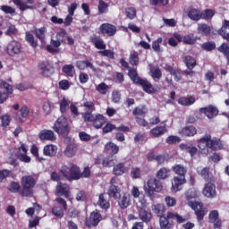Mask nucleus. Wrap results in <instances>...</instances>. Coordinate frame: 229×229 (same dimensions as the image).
<instances>
[{"instance_id":"obj_1","label":"nucleus","mask_w":229,"mask_h":229,"mask_svg":"<svg viewBox=\"0 0 229 229\" xmlns=\"http://www.w3.org/2000/svg\"><path fill=\"white\" fill-rule=\"evenodd\" d=\"M199 196V191L196 190V188H191L186 192V199L188 202L189 207L194 210L197 219L199 221H201L203 217H205V215L207 214L205 212V209L203 208V204L199 202H193L191 201V199H196Z\"/></svg>"},{"instance_id":"obj_2","label":"nucleus","mask_w":229,"mask_h":229,"mask_svg":"<svg viewBox=\"0 0 229 229\" xmlns=\"http://www.w3.org/2000/svg\"><path fill=\"white\" fill-rule=\"evenodd\" d=\"M198 147L204 151V155H208V149L207 148L217 151L223 148V144L220 140L212 139V136L206 134L198 140Z\"/></svg>"},{"instance_id":"obj_3","label":"nucleus","mask_w":229,"mask_h":229,"mask_svg":"<svg viewBox=\"0 0 229 229\" xmlns=\"http://www.w3.org/2000/svg\"><path fill=\"white\" fill-rule=\"evenodd\" d=\"M169 219L177 223H185L187 218L180 216L178 213L168 212L166 216H160L159 223L162 229H170L173 225L169 223Z\"/></svg>"},{"instance_id":"obj_4","label":"nucleus","mask_w":229,"mask_h":229,"mask_svg":"<svg viewBox=\"0 0 229 229\" xmlns=\"http://www.w3.org/2000/svg\"><path fill=\"white\" fill-rule=\"evenodd\" d=\"M143 189L145 191V194L153 199L155 192H162L163 186L160 181L151 178L148 180L147 183L143 186Z\"/></svg>"},{"instance_id":"obj_5","label":"nucleus","mask_w":229,"mask_h":229,"mask_svg":"<svg viewBox=\"0 0 229 229\" xmlns=\"http://www.w3.org/2000/svg\"><path fill=\"white\" fill-rule=\"evenodd\" d=\"M22 196H33V187H35V179L31 175H25L21 178Z\"/></svg>"},{"instance_id":"obj_6","label":"nucleus","mask_w":229,"mask_h":229,"mask_svg":"<svg viewBox=\"0 0 229 229\" xmlns=\"http://www.w3.org/2000/svg\"><path fill=\"white\" fill-rule=\"evenodd\" d=\"M54 130L59 135H67L69 133V123L64 116L59 117L54 124Z\"/></svg>"},{"instance_id":"obj_7","label":"nucleus","mask_w":229,"mask_h":229,"mask_svg":"<svg viewBox=\"0 0 229 229\" xmlns=\"http://www.w3.org/2000/svg\"><path fill=\"white\" fill-rule=\"evenodd\" d=\"M21 43L16 40H13L8 43L6 47V53L9 56H17V55H21Z\"/></svg>"},{"instance_id":"obj_8","label":"nucleus","mask_w":229,"mask_h":229,"mask_svg":"<svg viewBox=\"0 0 229 229\" xmlns=\"http://www.w3.org/2000/svg\"><path fill=\"white\" fill-rule=\"evenodd\" d=\"M101 219H103V217L101 216L99 211L95 210L90 214L89 217L86 220V226H89V228H92V226H98Z\"/></svg>"},{"instance_id":"obj_9","label":"nucleus","mask_w":229,"mask_h":229,"mask_svg":"<svg viewBox=\"0 0 229 229\" xmlns=\"http://www.w3.org/2000/svg\"><path fill=\"white\" fill-rule=\"evenodd\" d=\"M171 183H172V187H171L172 192H178L179 191H182V185H184V183H187V179H185V177L174 176L172 179Z\"/></svg>"},{"instance_id":"obj_10","label":"nucleus","mask_w":229,"mask_h":229,"mask_svg":"<svg viewBox=\"0 0 229 229\" xmlns=\"http://www.w3.org/2000/svg\"><path fill=\"white\" fill-rule=\"evenodd\" d=\"M202 194L205 198L214 199L217 196V192L216 191V185L212 182H208L205 184Z\"/></svg>"},{"instance_id":"obj_11","label":"nucleus","mask_w":229,"mask_h":229,"mask_svg":"<svg viewBox=\"0 0 229 229\" xmlns=\"http://www.w3.org/2000/svg\"><path fill=\"white\" fill-rule=\"evenodd\" d=\"M199 113L205 114L208 119H214V117L218 115L219 110L214 106H208V107H201Z\"/></svg>"},{"instance_id":"obj_12","label":"nucleus","mask_w":229,"mask_h":229,"mask_svg":"<svg viewBox=\"0 0 229 229\" xmlns=\"http://www.w3.org/2000/svg\"><path fill=\"white\" fill-rule=\"evenodd\" d=\"M39 140H48L49 142H55L56 140V135L55 131L51 130H42L38 134Z\"/></svg>"},{"instance_id":"obj_13","label":"nucleus","mask_w":229,"mask_h":229,"mask_svg":"<svg viewBox=\"0 0 229 229\" xmlns=\"http://www.w3.org/2000/svg\"><path fill=\"white\" fill-rule=\"evenodd\" d=\"M38 71L45 78H49L53 74V68L47 62H42L38 64Z\"/></svg>"},{"instance_id":"obj_14","label":"nucleus","mask_w":229,"mask_h":229,"mask_svg":"<svg viewBox=\"0 0 229 229\" xmlns=\"http://www.w3.org/2000/svg\"><path fill=\"white\" fill-rule=\"evenodd\" d=\"M130 166L124 165V163H118L114 165L113 173L115 176H123V174L129 173Z\"/></svg>"},{"instance_id":"obj_15","label":"nucleus","mask_w":229,"mask_h":229,"mask_svg":"<svg viewBox=\"0 0 229 229\" xmlns=\"http://www.w3.org/2000/svg\"><path fill=\"white\" fill-rule=\"evenodd\" d=\"M209 223L214 224V228H219L221 226V219L219 218V212L213 210L209 213Z\"/></svg>"},{"instance_id":"obj_16","label":"nucleus","mask_w":229,"mask_h":229,"mask_svg":"<svg viewBox=\"0 0 229 229\" xmlns=\"http://www.w3.org/2000/svg\"><path fill=\"white\" fill-rule=\"evenodd\" d=\"M198 133V130L194 126H187L179 131V135L182 137H194Z\"/></svg>"},{"instance_id":"obj_17","label":"nucleus","mask_w":229,"mask_h":229,"mask_svg":"<svg viewBox=\"0 0 229 229\" xmlns=\"http://www.w3.org/2000/svg\"><path fill=\"white\" fill-rule=\"evenodd\" d=\"M212 31V28L207 23H199L197 28V33L204 37H208Z\"/></svg>"},{"instance_id":"obj_18","label":"nucleus","mask_w":229,"mask_h":229,"mask_svg":"<svg viewBox=\"0 0 229 229\" xmlns=\"http://www.w3.org/2000/svg\"><path fill=\"white\" fill-rule=\"evenodd\" d=\"M138 85H141V87L143 88V90L148 94H155V92H157V89H155L153 85L150 84V82H148V80L146 79H142L138 83Z\"/></svg>"},{"instance_id":"obj_19","label":"nucleus","mask_w":229,"mask_h":229,"mask_svg":"<svg viewBox=\"0 0 229 229\" xmlns=\"http://www.w3.org/2000/svg\"><path fill=\"white\" fill-rule=\"evenodd\" d=\"M100 31L102 33H106L107 35H109V37H112L113 35H115V31H117V29L112 24L104 23L100 26Z\"/></svg>"},{"instance_id":"obj_20","label":"nucleus","mask_w":229,"mask_h":229,"mask_svg":"<svg viewBox=\"0 0 229 229\" xmlns=\"http://www.w3.org/2000/svg\"><path fill=\"white\" fill-rule=\"evenodd\" d=\"M56 192L59 196H64V198H69V185L62 182H58L56 186Z\"/></svg>"},{"instance_id":"obj_21","label":"nucleus","mask_w":229,"mask_h":229,"mask_svg":"<svg viewBox=\"0 0 229 229\" xmlns=\"http://www.w3.org/2000/svg\"><path fill=\"white\" fill-rule=\"evenodd\" d=\"M57 151L58 147H56V145L49 144L44 147L43 155H45V157H55Z\"/></svg>"},{"instance_id":"obj_22","label":"nucleus","mask_w":229,"mask_h":229,"mask_svg":"<svg viewBox=\"0 0 229 229\" xmlns=\"http://www.w3.org/2000/svg\"><path fill=\"white\" fill-rule=\"evenodd\" d=\"M76 153H78V145H76V143L67 145L64 149V155L65 157H68V158H72Z\"/></svg>"},{"instance_id":"obj_23","label":"nucleus","mask_w":229,"mask_h":229,"mask_svg":"<svg viewBox=\"0 0 229 229\" xmlns=\"http://www.w3.org/2000/svg\"><path fill=\"white\" fill-rule=\"evenodd\" d=\"M109 198H114V199H121V189L116 185H110L107 191Z\"/></svg>"},{"instance_id":"obj_24","label":"nucleus","mask_w":229,"mask_h":229,"mask_svg":"<svg viewBox=\"0 0 229 229\" xmlns=\"http://www.w3.org/2000/svg\"><path fill=\"white\" fill-rule=\"evenodd\" d=\"M62 46V41L59 39H51L50 44L47 47L49 53H58V47Z\"/></svg>"},{"instance_id":"obj_25","label":"nucleus","mask_w":229,"mask_h":229,"mask_svg":"<svg viewBox=\"0 0 229 229\" xmlns=\"http://www.w3.org/2000/svg\"><path fill=\"white\" fill-rule=\"evenodd\" d=\"M180 148L181 149H182V151H186L187 153H189L191 157H194V155L198 153V148H196L192 144H181Z\"/></svg>"},{"instance_id":"obj_26","label":"nucleus","mask_w":229,"mask_h":229,"mask_svg":"<svg viewBox=\"0 0 229 229\" xmlns=\"http://www.w3.org/2000/svg\"><path fill=\"white\" fill-rule=\"evenodd\" d=\"M95 89L97 92L102 96H106V94L110 92V86L106 85L105 82L96 85Z\"/></svg>"},{"instance_id":"obj_27","label":"nucleus","mask_w":229,"mask_h":229,"mask_svg":"<svg viewBox=\"0 0 229 229\" xmlns=\"http://www.w3.org/2000/svg\"><path fill=\"white\" fill-rule=\"evenodd\" d=\"M172 169L179 177L185 178V174H187V168L184 167L183 165H175Z\"/></svg>"},{"instance_id":"obj_28","label":"nucleus","mask_w":229,"mask_h":229,"mask_svg":"<svg viewBox=\"0 0 229 229\" xmlns=\"http://www.w3.org/2000/svg\"><path fill=\"white\" fill-rule=\"evenodd\" d=\"M165 69L166 72H170V74L174 76L175 81H180V80H182V72H180V70H176L172 66H165Z\"/></svg>"},{"instance_id":"obj_29","label":"nucleus","mask_w":229,"mask_h":229,"mask_svg":"<svg viewBox=\"0 0 229 229\" xmlns=\"http://www.w3.org/2000/svg\"><path fill=\"white\" fill-rule=\"evenodd\" d=\"M169 176H171V170L166 167L159 169L157 173V178H158V180H165L169 178Z\"/></svg>"},{"instance_id":"obj_30","label":"nucleus","mask_w":229,"mask_h":229,"mask_svg":"<svg viewBox=\"0 0 229 229\" xmlns=\"http://www.w3.org/2000/svg\"><path fill=\"white\" fill-rule=\"evenodd\" d=\"M178 103L182 106H191V105H194V103H196V98L193 97H182L178 99Z\"/></svg>"},{"instance_id":"obj_31","label":"nucleus","mask_w":229,"mask_h":229,"mask_svg":"<svg viewBox=\"0 0 229 229\" xmlns=\"http://www.w3.org/2000/svg\"><path fill=\"white\" fill-rule=\"evenodd\" d=\"M92 123H93L94 128H97V130H99V128L103 126L104 123H106L105 116H103L100 114H96Z\"/></svg>"},{"instance_id":"obj_32","label":"nucleus","mask_w":229,"mask_h":229,"mask_svg":"<svg viewBox=\"0 0 229 229\" xmlns=\"http://www.w3.org/2000/svg\"><path fill=\"white\" fill-rule=\"evenodd\" d=\"M105 151L110 155H117L119 153V147L115 143L108 142L105 147Z\"/></svg>"},{"instance_id":"obj_33","label":"nucleus","mask_w":229,"mask_h":229,"mask_svg":"<svg viewBox=\"0 0 229 229\" xmlns=\"http://www.w3.org/2000/svg\"><path fill=\"white\" fill-rule=\"evenodd\" d=\"M165 131H167V128H166V125L165 124L163 126H157L152 129L150 131V133L151 135H153V137H160V135H164Z\"/></svg>"},{"instance_id":"obj_34","label":"nucleus","mask_w":229,"mask_h":229,"mask_svg":"<svg viewBox=\"0 0 229 229\" xmlns=\"http://www.w3.org/2000/svg\"><path fill=\"white\" fill-rule=\"evenodd\" d=\"M188 17L191 21H199V19H201V12L194 8L190 9V11L188 12Z\"/></svg>"},{"instance_id":"obj_35","label":"nucleus","mask_w":229,"mask_h":229,"mask_svg":"<svg viewBox=\"0 0 229 229\" xmlns=\"http://www.w3.org/2000/svg\"><path fill=\"white\" fill-rule=\"evenodd\" d=\"M118 205L121 208H128L130 207V194L124 193L120 199Z\"/></svg>"},{"instance_id":"obj_36","label":"nucleus","mask_w":229,"mask_h":229,"mask_svg":"<svg viewBox=\"0 0 229 229\" xmlns=\"http://www.w3.org/2000/svg\"><path fill=\"white\" fill-rule=\"evenodd\" d=\"M151 217H153V215L150 211H146L144 208L140 210V218L142 219L144 223H149Z\"/></svg>"},{"instance_id":"obj_37","label":"nucleus","mask_w":229,"mask_h":229,"mask_svg":"<svg viewBox=\"0 0 229 229\" xmlns=\"http://www.w3.org/2000/svg\"><path fill=\"white\" fill-rule=\"evenodd\" d=\"M46 33H47V29H46V27H41L34 30V34L36 35L37 38H38V40L41 42H43V40L46 38Z\"/></svg>"},{"instance_id":"obj_38","label":"nucleus","mask_w":229,"mask_h":229,"mask_svg":"<svg viewBox=\"0 0 229 229\" xmlns=\"http://www.w3.org/2000/svg\"><path fill=\"white\" fill-rule=\"evenodd\" d=\"M183 62L186 64V67H188V69H190V71H192V69H194V67H196V59H194L191 55L184 56Z\"/></svg>"},{"instance_id":"obj_39","label":"nucleus","mask_w":229,"mask_h":229,"mask_svg":"<svg viewBox=\"0 0 229 229\" xmlns=\"http://www.w3.org/2000/svg\"><path fill=\"white\" fill-rule=\"evenodd\" d=\"M98 205V207H100V208H103L104 210L110 208V202H108V200H106V199H105L104 194L99 195Z\"/></svg>"},{"instance_id":"obj_40","label":"nucleus","mask_w":229,"mask_h":229,"mask_svg":"<svg viewBox=\"0 0 229 229\" xmlns=\"http://www.w3.org/2000/svg\"><path fill=\"white\" fill-rule=\"evenodd\" d=\"M150 76L153 80H160L162 78V71L158 66H152L150 67Z\"/></svg>"},{"instance_id":"obj_41","label":"nucleus","mask_w":229,"mask_h":229,"mask_svg":"<svg viewBox=\"0 0 229 229\" xmlns=\"http://www.w3.org/2000/svg\"><path fill=\"white\" fill-rule=\"evenodd\" d=\"M92 44H94L97 49H106V45H105V41L99 37L93 38L91 40Z\"/></svg>"},{"instance_id":"obj_42","label":"nucleus","mask_w":229,"mask_h":229,"mask_svg":"<svg viewBox=\"0 0 229 229\" xmlns=\"http://www.w3.org/2000/svg\"><path fill=\"white\" fill-rule=\"evenodd\" d=\"M63 72H64V74L66 76H70L71 78H72V76H74V74H76V70H74V65L65 64L63 67Z\"/></svg>"},{"instance_id":"obj_43","label":"nucleus","mask_w":229,"mask_h":229,"mask_svg":"<svg viewBox=\"0 0 229 229\" xmlns=\"http://www.w3.org/2000/svg\"><path fill=\"white\" fill-rule=\"evenodd\" d=\"M19 33V30H17V27L12 23H8L7 30L5 31V35L7 37H15Z\"/></svg>"},{"instance_id":"obj_44","label":"nucleus","mask_w":229,"mask_h":229,"mask_svg":"<svg viewBox=\"0 0 229 229\" xmlns=\"http://www.w3.org/2000/svg\"><path fill=\"white\" fill-rule=\"evenodd\" d=\"M129 64H131V65H139V53L135 50L130 53Z\"/></svg>"},{"instance_id":"obj_45","label":"nucleus","mask_w":229,"mask_h":229,"mask_svg":"<svg viewBox=\"0 0 229 229\" xmlns=\"http://www.w3.org/2000/svg\"><path fill=\"white\" fill-rule=\"evenodd\" d=\"M60 110L62 114H64V112H67L69 109V105H71V100L67 98H64L63 99L60 100Z\"/></svg>"},{"instance_id":"obj_46","label":"nucleus","mask_w":229,"mask_h":229,"mask_svg":"<svg viewBox=\"0 0 229 229\" xmlns=\"http://www.w3.org/2000/svg\"><path fill=\"white\" fill-rule=\"evenodd\" d=\"M72 180H80V167L76 165H72L70 167Z\"/></svg>"},{"instance_id":"obj_47","label":"nucleus","mask_w":229,"mask_h":229,"mask_svg":"<svg viewBox=\"0 0 229 229\" xmlns=\"http://www.w3.org/2000/svg\"><path fill=\"white\" fill-rule=\"evenodd\" d=\"M219 53H223L224 56L227 58L228 64H229V44L228 43H223L219 47H218Z\"/></svg>"},{"instance_id":"obj_48","label":"nucleus","mask_w":229,"mask_h":229,"mask_svg":"<svg viewBox=\"0 0 229 229\" xmlns=\"http://www.w3.org/2000/svg\"><path fill=\"white\" fill-rule=\"evenodd\" d=\"M0 120L2 128H6L10 126V123H12V116H10V114H3L0 116Z\"/></svg>"},{"instance_id":"obj_49","label":"nucleus","mask_w":229,"mask_h":229,"mask_svg":"<svg viewBox=\"0 0 229 229\" xmlns=\"http://www.w3.org/2000/svg\"><path fill=\"white\" fill-rule=\"evenodd\" d=\"M35 212L38 215V212H42V208H40V205L34 204V208H29L28 209H26L27 216H33Z\"/></svg>"},{"instance_id":"obj_50","label":"nucleus","mask_w":229,"mask_h":229,"mask_svg":"<svg viewBox=\"0 0 229 229\" xmlns=\"http://www.w3.org/2000/svg\"><path fill=\"white\" fill-rule=\"evenodd\" d=\"M129 77L131 78V81L137 84H139V82L142 80L140 79L139 75L137 74V70L133 69L129 70Z\"/></svg>"},{"instance_id":"obj_51","label":"nucleus","mask_w":229,"mask_h":229,"mask_svg":"<svg viewBox=\"0 0 229 229\" xmlns=\"http://www.w3.org/2000/svg\"><path fill=\"white\" fill-rule=\"evenodd\" d=\"M13 3H14L21 12H25V10H30V8H31L26 2H22L21 0H13Z\"/></svg>"},{"instance_id":"obj_52","label":"nucleus","mask_w":229,"mask_h":229,"mask_svg":"<svg viewBox=\"0 0 229 229\" xmlns=\"http://www.w3.org/2000/svg\"><path fill=\"white\" fill-rule=\"evenodd\" d=\"M164 205L163 204H154L152 205V212H154V214H157L159 216H162V214H164Z\"/></svg>"},{"instance_id":"obj_53","label":"nucleus","mask_w":229,"mask_h":229,"mask_svg":"<svg viewBox=\"0 0 229 229\" xmlns=\"http://www.w3.org/2000/svg\"><path fill=\"white\" fill-rule=\"evenodd\" d=\"M216 15V12L212 9H206L201 13V19H212Z\"/></svg>"},{"instance_id":"obj_54","label":"nucleus","mask_w":229,"mask_h":229,"mask_svg":"<svg viewBox=\"0 0 229 229\" xmlns=\"http://www.w3.org/2000/svg\"><path fill=\"white\" fill-rule=\"evenodd\" d=\"M108 12V4L105 3L103 0L98 2V13H106Z\"/></svg>"},{"instance_id":"obj_55","label":"nucleus","mask_w":229,"mask_h":229,"mask_svg":"<svg viewBox=\"0 0 229 229\" xmlns=\"http://www.w3.org/2000/svg\"><path fill=\"white\" fill-rule=\"evenodd\" d=\"M0 10L4 12V13H7L9 15H15V8L10 5H2Z\"/></svg>"},{"instance_id":"obj_56","label":"nucleus","mask_w":229,"mask_h":229,"mask_svg":"<svg viewBox=\"0 0 229 229\" xmlns=\"http://www.w3.org/2000/svg\"><path fill=\"white\" fill-rule=\"evenodd\" d=\"M26 40L32 47H37L38 46L37 41H35V37H33V34L30 32H26Z\"/></svg>"},{"instance_id":"obj_57","label":"nucleus","mask_w":229,"mask_h":229,"mask_svg":"<svg viewBox=\"0 0 229 229\" xmlns=\"http://www.w3.org/2000/svg\"><path fill=\"white\" fill-rule=\"evenodd\" d=\"M81 115L87 123H93L94 118L96 117L90 111H86L85 113H82Z\"/></svg>"},{"instance_id":"obj_58","label":"nucleus","mask_w":229,"mask_h":229,"mask_svg":"<svg viewBox=\"0 0 229 229\" xmlns=\"http://www.w3.org/2000/svg\"><path fill=\"white\" fill-rule=\"evenodd\" d=\"M12 174V171L10 170H1L0 171V182H6V179Z\"/></svg>"},{"instance_id":"obj_59","label":"nucleus","mask_w":229,"mask_h":229,"mask_svg":"<svg viewBox=\"0 0 229 229\" xmlns=\"http://www.w3.org/2000/svg\"><path fill=\"white\" fill-rule=\"evenodd\" d=\"M132 114L133 115H144V114H148V108L146 106L135 107Z\"/></svg>"},{"instance_id":"obj_60","label":"nucleus","mask_w":229,"mask_h":229,"mask_svg":"<svg viewBox=\"0 0 229 229\" xmlns=\"http://www.w3.org/2000/svg\"><path fill=\"white\" fill-rule=\"evenodd\" d=\"M160 44H162V38H158L156 41H153L152 49H154L156 53H161L162 48L160 47Z\"/></svg>"},{"instance_id":"obj_61","label":"nucleus","mask_w":229,"mask_h":229,"mask_svg":"<svg viewBox=\"0 0 229 229\" xmlns=\"http://www.w3.org/2000/svg\"><path fill=\"white\" fill-rule=\"evenodd\" d=\"M1 89H4L5 90L6 94H12L13 92V89H12V85H10L8 82L2 81L0 84Z\"/></svg>"},{"instance_id":"obj_62","label":"nucleus","mask_w":229,"mask_h":229,"mask_svg":"<svg viewBox=\"0 0 229 229\" xmlns=\"http://www.w3.org/2000/svg\"><path fill=\"white\" fill-rule=\"evenodd\" d=\"M131 177L132 180H137L140 178V168L139 167H132L131 170Z\"/></svg>"},{"instance_id":"obj_63","label":"nucleus","mask_w":229,"mask_h":229,"mask_svg":"<svg viewBox=\"0 0 229 229\" xmlns=\"http://www.w3.org/2000/svg\"><path fill=\"white\" fill-rule=\"evenodd\" d=\"M55 38L61 42H64V40L67 38V31H65L64 29H61L60 31L56 33Z\"/></svg>"},{"instance_id":"obj_64","label":"nucleus","mask_w":229,"mask_h":229,"mask_svg":"<svg viewBox=\"0 0 229 229\" xmlns=\"http://www.w3.org/2000/svg\"><path fill=\"white\" fill-rule=\"evenodd\" d=\"M83 106L88 110L87 112H94L96 110V105L92 101L84 102Z\"/></svg>"}]
</instances>
